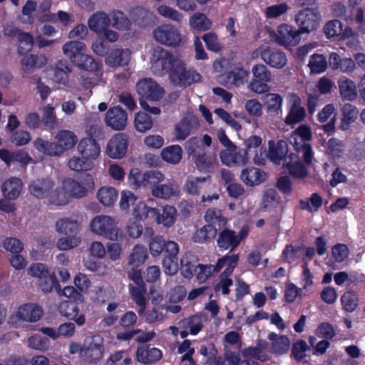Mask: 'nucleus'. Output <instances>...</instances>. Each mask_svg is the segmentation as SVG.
<instances>
[{
  "label": "nucleus",
  "mask_w": 365,
  "mask_h": 365,
  "mask_svg": "<svg viewBox=\"0 0 365 365\" xmlns=\"http://www.w3.org/2000/svg\"><path fill=\"white\" fill-rule=\"evenodd\" d=\"M149 250L153 257L163 254L162 262L164 272L168 275H174L178 270L179 245L171 240L166 241L163 236L153 237L149 242Z\"/></svg>",
  "instance_id": "obj_1"
},
{
  "label": "nucleus",
  "mask_w": 365,
  "mask_h": 365,
  "mask_svg": "<svg viewBox=\"0 0 365 365\" xmlns=\"http://www.w3.org/2000/svg\"><path fill=\"white\" fill-rule=\"evenodd\" d=\"M185 148L200 173L207 175L214 173L217 160L216 156L207 153L200 138H190L185 143Z\"/></svg>",
  "instance_id": "obj_2"
},
{
  "label": "nucleus",
  "mask_w": 365,
  "mask_h": 365,
  "mask_svg": "<svg viewBox=\"0 0 365 365\" xmlns=\"http://www.w3.org/2000/svg\"><path fill=\"white\" fill-rule=\"evenodd\" d=\"M64 54L79 69L88 72L98 71L102 67L100 61L94 59L86 53V46L84 43L73 41L66 43L63 46Z\"/></svg>",
  "instance_id": "obj_3"
},
{
  "label": "nucleus",
  "mask_w": 365,
  "mask_h": 365,
  "mask_svg": "<svg viewBox=\"0 0 365 365\" xmlns=\"http://www.w3.org/2000/svg\"><path fill=\"white\" fill-rule=\"evenodd\" d=\"M53 181L49 179H37L33 180L29 186L30 193L38 199H47L48 204L62 206L68 204V199L64 189L61 187L54 188Z\"/></svg>",
  "instance_id": "obj_4"
},
{
  "label": "nucleus",
  "mask_w": 365,
  "mask_h": 365,
  "mask_svg": "<svg viewBox=\"0 0 365 365\" xmlns=\"http://www.w3.org/2000/svg\"><path fill=\"white\" fill-rule=\"evenodd\" d=\"M91 230L112 241H118L123 237V231L117 227L115 220L108 215L96 216L91 222Z\"/></svg>",
  "instance_id": "obj_5"
},
{
  "label": "nucleus",
  "mask_w": 365,
  "mask_h": 365,
  "mask_svg": "<svg viewBox=\"0 0 365 365\" xmlns=\"http://www.w3.org/2000/svg\"><path fill=\"white\" fill-rule=\"evenodd\" d=\"M65 194L69 202L70 197L80 199L87 195L88 191L94 188L93 178L90 174H84L80 181L72 178L65 179L63 182Z\"/></svg>",
  "instance_id": "obj_6"
},
{
  "label": "nucleus",
  "mask_w": 365,
  "mask_h": 365,
  "mask_svg": "<svg viewBox=\"0 0 365 365\" xmlns=\"http://www.w3.org/2000/svg\"><path fill=\"white\" fill-rule=\"evenodd\" d=\"M169 78L175 85L186 88L201 81L202 76L195 69L187 68L185 64L180 60L174 64Z\"/></svg>",
  "instance_id": "obj_7"
},
{
  "label": "nucleus",
  "mask_w": 365,
  "mask_h": 365,
  "mask_svg": "<svg viewBox=\"0 0 365 365\" xmlns=\"http://www.w3.org/2000/svg\"><path fill=\"white\" fill-rule=\"evenodd\" d=\"M252 79L249 83V89L258 94L268 91L267 83L272 81V73L267 67L262 63H257L252 68Z\"/></svg>",
  "instance_id": "obj_8"
},
{
  "label": "nucleus",
  "mask_w": 365,
  "mask_h": 365,
  "mask_svg": "<svg viewBox=\"0 0 365 365\" xmlns=\"http://www.w3.org/2000/svg\"><path fill=\"white\" fill-rule=\"evenodd\" d=\"M180 59L175 58L173 55L160 47L154 50L151 58L152 68L160 75L171 73L175 62Z\"/></svg>",
  "instance_id": "obj_9"
},
{
  "label": "nucleus",
  "mask_w": 365,
  "mask_h": 365,
  "mask_svg": "<svg viewBox=\"0 0 365 365\" xmlns=\"http://www.w3.org/2000/svg\"><path fill=\"white\" fill-rule=\"evenodd\" d=\"M320 20V12L315 9H304L295 16V21L303 34H309L317 29Z\"/></svg>",
  "instance_id": "obj_10"
},
{
  "label": "nucleus",
  "mask_w": 365,
  "mask_h": 365,
  "mask_svg": "<svg viewBox=\"0 0 365 365\" xmlns=\"http://www.w3.org/2000/svg\"><path fill=\"white\" fill-rule=\"evenodd\" d=\"M154 38L161 44L170 47L179 46L182 42V35L175 26L163 24L153 31Z\"/></svg>",
  "instance_id": "obj_11"
},
{
  "label": "nucleus",
  "mask_w": 365,
  "mask_h": 365,
  "mask_svg": "<svg viewBox=\"0 0 365 365\" xmlns=\"http://www.w3.org/2000/svg\"><path fill=\"white\" fill-rule=\"evenodd\" d=\"M287 108L288 113L284 119L285 124L293 126L304 120L306 110L302 106V99L297 93H293L289 95L287 98Z\"/></svg>",
  "instance_id": "obj_12"
},
{
  "label": "nucleus",
  "mask_w": 365,
  "mask_h": 365,
  "mask_svg": "<svg viewBox=\"0 0 365 365\" xmlns=\"http://www.w3.org/2000/svg\"><path fill=\"white\" fill-rule=\"evenodd\" d=\"M136 90L140 96V99L145 101H160L165 93L164 88L150 78L139 81L136 84Z\"/></svg>",
  "instance_id": "obj_13"
},
{
  "label": "nucleus",
  "mask_w": 365,
  "mask_h": 365,
  "mask_svg": "<svg viewBox=\"0 0 365 365\" xmlns=\"http://www.w3.org/2000/svg\"><path fill=\"white\" fill-rule=\"evenodd\" d=\"M82 359L90 364H97L103 356L102 341H97L95 336L86 337L83 342Z\"/></svg>",
  "instance_id": "obj_14"
},
{
  "label": "nucleus",
  "mask_w": 365,
  "mask_h": 365,
  "mask_svg": "<svg viewBox=\"0 0 365 365\" xmlns=\"http://www.w3.org/2000/svg\"><path fill=\"white\" fill-rule=\"evenodd\" d=\"M277 31L276 41L284 47L297 46L301 41V34H303L299 29L287 24H281Z\"/></svg>",
  "instance_id": "obj_15"
},
{
  "label": "nucleus",
  "mask_w": 365,
  "mask_h": 365,
  "mask_svg": "<svg viewBox=\"0 0 365 365\" xmlns=\"http://www.w3.org/2000/svg\"><path fill=\"white\" fill-rule=\"evenodd\" d=\"M128 145V135L123 133H118L108 141L106 147L107 155L114 159L121 158L125 155Z\"/></svg>",
  "instance_id": "obj_16"
},
{
  "label": "nucleus",
  "mask_w": 365,
  "mask_h": 365,
  "mask_svg": "<svg viewBox=\"0 0 365 365\" xmlns=\"http://www.w3.org/2000/svg\"><path fill=\"white\" fill-rule=\"evenodd\" d=\"M261 59L268 66L275 68H282L287 64V56L282 51L269 47L259 49Z\"/></svg>",
  "instance_id": "obj_17"
},
{
  "label": "nucleus",
  "mask_w": 365,
  "mask_h": 365,
  "mask_svg": "<svg viewBox=\"0 0 365 365\" xmlns=\"http://www.w3.org/2000/svg\"><path fill=\"white\" fill-rule=\"evenodd\" d=\"M128 114L120 106H114L108 109L105 121L108 126L115 130H121L127 124Z\"/></svg>",
  "instance_id": "obj_18"
},
{
  "label": "nucleus",
  "mask_w": 365,
  "mask_h": 365,
  "mask_svg": "<svg viewBox=\"0 0 365 365\" xmlns=\"http://www.w3.org/2000/svg\"><path fill=\"white\" fill-rule=\"evenodd\" d=\"M60 314L68 319L73 320L77 325L82 326L85 324V315L79 314V308L76 302L64 300L58 307Z\"/></svg>",
  "instance_id": "obj_19"
},
{
  "label": "nucleus",
  "mask_w": 365,
  "mask_h": 365,
  "mask_svg": "<svg viewBox=\"0 0 365 365\" xmlns=\"http://www.w3.org/2000/svg\"><path fill=\"white\" fill-rule=\"evenodd\" d=\"M41 307L34 303H26L19 306L16 311V317L22 321L36 322L43 315Z\"/></svg>",
  "instance_id": "obj_20"
},
{
  "label": "nucleus",
  "mask_w": 365,
  "mask_h": 365,
  "mask_svg": "<svg viewBox=\"0 0 365 365\" xmlns=\"http://www.w3.org/2000/svg\"><path fill=\"white\" fill-rule=\"evenodd\" d=\"M177 210L172 205H165L162 210V212L158 208L151 210V220L155 221L158 225H163L166 227H171L176 218Z\"/></svg>",
  "instance_id": "obj_21"
},
{
  "label": "nucleus",
  "mask_w": 365,
  "mask_h": 365,
  "mask_svg": "<svg viewBox=\"0 0 365 365\" xmlns=\"http://www.w3.org/2000/svg\"><path fill=\"white\" fill-rule=\"evenodd\" d=\"M199 259L191 252H185L180 259V270L185 278L191 279L200 266Z\"/></svg>",
  "instance_id": "obj_22"
},
{
  "label": "nucleus",
  "mask_w": 365,
  "mask_h": 365,
  "mask_svg": "<svg viewBox=\"0 0 365 365\" xmlns=\"http://www.w3.org/2000/svg\"><path fill=\"white\" fill-rule=\"evenodd\" d=\"M217 235V245L220 250L234 251L238 246L237 233L225 227Z\"/></svg>",
  "instance_id": "obj_23"
},
{
  "label": "nucleus",
  "mask_w": 365,
  "mask_h": 365,
  "mask_svg": "<svg viewBox=\"0 0 365 365\" xmlns=\"http://www.w3.org/2000/svg\"><path fill=\"white\" fill-rule=\"evenodd\" d=\"M23 190V182L17 177H11L6 180L1 186V192L4 198L9 200H16Z\"/></svg>",
  "instance_id": "obj_24"
},
{
  "label": "nucleus",
  "mask_w": 365,
  "mask_h": 365,
  "mask_svg": "<svg viewBox=\"0 0 365 365\" xmlns=\"http://www.w3.org/2000/svg\"><path fill=\"white\" fill-rule=\"evenodd\" d=\"M267 338L271 341L270 351L277 355L282 356L287 354L290 348V340L286 335H278L275 332L268 334Z\"/></svg>",
  "instance_id": "obj_25"
},
{
  "label": "nucleus",
  "mask_w": 365,
  "mask_h": 365,
  "mask_svg": "<svg viewBox=\"0 0 365 365\" xmlns=\"http://www.w3.org/2000/svg\"><path fill=\"white\" fill-rule=\"evenodd\" d=\"M266 173L259 168L248 167L241 172L240 179L247 186L259 185L266 180Z\"/></svg>",
  "instance_id": "obj_26"
},
{
  "label": "nucleus",
  "mask_w": 365,
  "mask_h": 365,
  "mask_svg": "<svg viewBox=\"0 0 365 365\" xmlns=\"http://www.w3.org/2000/svg\"><path fill=\"white\" fill-rule=\"evenodd\" d=\"M130 60L129 49H113L106 58V63L113 68L127 66Z\"/></svg>",
  "instance_id": "obj_27"
},
{
  "label": "nucleus",
  "mask_w": 365,
  "mask_h": 365,
  "mask_svg": "<svg viewBox=\"0 0 365 365\" xmlns=\"http://www.w3.org/2000/svg\"><path fill=\"white\" fill-rule=\"evenodd\" d=\"M78 151L85 158L89 160L96 159L100 154L101 147L96 139L92 138H86L79 142L78 145Z\"/></svg>",
  "instance_id": "obj_28"
},
{
  "label": "nucleus",
  "mask_w": 365,
  "mask_h": 365,
  "mask_svg": "<svg viewBox=\"0 0 365 365\" xmlns=\"http://www.w3.org/2000/svg\"><path fill=\"white\" fill-rule=\"evenodd\" d=\"M162 351L155 347L150 348L148 346H140L136 351L137 360L144 364H152L162 358Z\"/></svg>",
  "instance_id": "obj_29"
},
{
  "label": "nucleus",
  "mask_w": 365,
  "mask_h": 365,
  "mask_svg": "<svg viewBox=\"0 0 365 365\" xmlns=\"http://www.w3.org/2000/svg\"><path fill=\"white\" fill-rule=\"evenodd\" d=\"M21 65L24 73H31L36 68H42L47 63V58L40 53L24 54Z\"/></svg>",
  "instance_id": "obj_30"
},
{
  "label": "nucleus",
  "mask_w": 365,
  "mask_h": 365,
  "mask_svg": "<svg viewBox=\"0 0 365 365\" xmlns=\"http://www.w3.org/2000/svg\"><path fill=\"white\" fill-rule=\"evenodd\" d=\"M238 261V255H226L217 259V264L215 265L214 270L217 273L227 264L225 269L220 274V277L224 278H230V276L232 274L235 268L237 267Z\"/></svg>",
  "instance_id": "obj_31"
},
{
  "label": "nucleus",
  "mask_w": 365,
  "mask_h": 365,
  "mask_svg": "<svg viewBox=\"0 0 365 365\" xmlns=\"http://www.w3.org/2000/svg\"><path fill=\"white\" fill-rule=\"evenodd\" d=\"M179 193V186L175 180H170L165 184H159L152 189V195L158 198L169 199Z\"/></svg>",
  "instance_id": "obj_32"
},
{
  "label": "nucleus",
  "mask_w": 365,
  "mask_h": 365,
  "mask_svg": "<svg viewBox=\"0 0 365 365\" xmlns=\"http://www.w3.org/2000/svg\"><path fill=\"white\" fill-rule=\"evenodd\" d=\"M34 146L38 152L48 156H59L63 154V148L57 143L44 140L41 138L34 140Z\"/></svg>",
  "instance_id": "obj_33"
},
{
  "label": "nucleus",
  "mask_w": 365,
  "mask_h": 365,
  "mask_svg": "<svg viewBox=\"0 0 365 365\" xmlns=\"http://www.w3.org/2000/svg\"><path fill=\"white\" fill-rule=\"evenodd\" d=\"M341 118L340 128L348 130L351 125L357 119L359 111L358 108L351 103H345L341 108Z\"/></svg>",
  "instance_id": "obj_34"
},
{
  "label": "nucleus",
  "mask_w": 365,
  "mask_h": 365,
  "mask_svg": "<svg viewBox=\"0 0 365 365\" xmlns=\"http://www.w3.org/2000/svg\"><path fill=\"white\" fill-rule=\"evenodd\" d=\"M211 182V176L207 175L205 177H195L187 180L184 185V190L186 192L192 195H197L201 190L205 188L206 184L210 185Z\"/></svg>",
  "instance_id": "obj_35"
},
{
  "label": "nucleus",
  "mask_w": 365,
  "mask_h": 365,
  "mask_svg": "<svg viewBox=\"0 0 365 365\" xmlns=\"http://www.w3.org/2000/svg\"><path fill=\"white\" fill-rule=\"evenodd\" d=\"M339 93L343 99L354 101L357 97V91L355 83L346 76L341 77L338 81Z\"/></svg>",
  "instance_id": "obj_36"
},
{
  "label": "nucleus",
  "mask_w": 365,
  "mask_h": 365,
  "mask_svg": "<svg viewBox=\"0 0 365 365\" xmlns=\"http://www.w3.org/2000/svg\"><path fill=\"white\" fill-rule=\"evenodd\" d=\"M217 234V227H212L210 225H205L195 232L192 236V241L195 243L207 244L215 238Z\"/></svg>",
  "instance_id": "obj_37"
},
{
  "label": "nucleus",
  "mask_w": 365,
  "mask_h": 365,
  "mask_svg": "<svg viewBox=\"0 0 365 365\" xmlns=\"http://www.w3.org/2000/svg\"><path fill=\"white\" fill-rule=\"evenodd\" d=\"M206 225H210L212 227H217V230L224 228L227 224V219L222 215V210L215 207L209 208L204 216Z\"/></svg>",
  "instance_id": "obj_38"
},
{
  "label": "nucleus",
  "mask_w": 365,
  "mask_h": 365,
  "mask_svg": "<svg viewBox=\"0 0 365 365\" xmlns=\"http://www.w3.org/2000/svg\"><path fill=\"white\" fill-rule=\"evenodd\" d=\"M189 24L193 31L202 32L210 30L212 22L205 14L196 12L190 17Z\"/></svg>",
  "instance_id": "obj_39"
},
{
  "label": "nucleus",
  "mask_w": 365,
  "mask_h": 365,
  "mask_svg": "<svg viewBox=\"0 0 365 365\" xmlns=\"http://www.w3.org/2000/svg\"><path fill=\"white\" fill-rule=\"evenodd\" d=\"M110 20L108 16L104 12L93 14L88 21L90 29L96 34L103 31L106 27H109Z\"/></svg>",
  "instance_id": "obj_40"
},
{
  "label": "nucleus",
  "mask_w": 365,
  "mask_h": 365,
  "mask_svg": "<svg viewBox=\"0 0 365 365\" xmlns=\"http://www.w3.org/2000/svg\"><path fill=\"white\" fill-rule=\"evenodd\" d=\"M342 309L346 312H354L359 306V295L354 291L345 292L340 299Z\"/></svg>",
  "instance_id": "obj_41"
},
{
  "label": "nucleus",
  "mask_w": 365,
  "mask_h": 365,
  "mask_svg": "<svg viewBox=\"0 0 365 365\" xmlns=\"http://www.w3.org/2000/svg\"><path fill=\"white\" fill-rule=\"evenodd\" d=\"M194 123H196L193 118L185 117L180 120L175 125V135L178 140H185L191 133L194 127Z\"/></svg>",
  "instance_id": "obj_42"
},
{
  "label": "nucleus",
  "mask_w": 365,
  "mask_h": 365,
  "mask_svg": "<svg viewBox=\"0 0 365 365\" xmlns=\"http://www.w3.org/2000/svg\"><path fill=\"white\" fill-rule=\"evenodd\" d=\"M288 152L287 144L284 140H279L274 144V141L269 142V156L273 161L283 160Z\"/></svg>",
  "instance_id": "obj_43"
},
{
  "label": "nucleus",
  "mask_w": 365,
  "mask_h": 365,
  "mask_svg": "<svg viewBox=\"0 0 365 365\" xmlns=\"http://www.w3.org/2000/svg\"><path fill=\"white\" fill-rule=\"evenodd\" d=\"M56 227L57 232L71 237H74L79 230L77 221L69 218L61 219L56 222Z\"/></svg>",
  "instance_id": "obj_44"
},
{
  "label": "nucleus",
  "mask_w": 365,
  "mask_h": 365,
  "mask_svg": "<svg viewBox=\"0 0 365 365\" xmlns=\"http://www.w3.org/2000/svg\"><path fill=\"white\" fill-rule=\"evenodd\" d=\"M118 191L112 187L104 186L101 187L97 193L99 202L105 206H111L116 201Z\"/></svg>",
  "instance_id": "obj_45"
},
{
  "label": "nucleus",
  "mask_w": 365,
  "mask_h": 365,
  "mask_svg": "<svg viewBox=\"0 0 365 365\" xmlns=\"http://www.w3.org/2000/svg\"><path fill=\"white\" fill-rule=\"evenodd\" d=\"M147 257L146 248L141 245H137L129 256L128 265L129 267H140L145 262Z\"/></svg>",
  "instance_id": "obj_46"
},
{
  "label": "nucleus",
  "mask_w": 365,
  "mask_h": 365,
  "mask_svg": "<svg viewBox=\"0 0 365 365\" xmlns=\"http://www.w3.org/2000/svg\"><path fill=\"white\" fill-rule=\"evenodd\" d=\"M182 154V150L178 145L168 146L161 151L162 159L173 164H177L180 161Z\"/></svg>",
  "instance_id": "obj_47"
},
{
  "label": "nucleus",
  "mask_w": 365,
  "mask_h": 365,
  "mask_svg": "<svg viewBox=\"0 0 365 365\" xmlns=\"http://www.w3.org/2000/svg\"><path fill=\"white\" fill-rule=\"evenodd\" d=\"M38 286L43 293H49L53 289L60 293L61 286L54 273H48L47 275L38 279Z\"/></svg>",
  "instance_id": "obj_48"
},
{
  "label": "nucleus",
  "mask_w": 365,
  "mask_h": 365,
  "mask_svg": "<svg viewBox=\"0 0 365 365\" xmlns=\"http://www.w3.org/2000/svg\"><path fill=\"white\" fill-rule=\"evenodd\" d=\"M327 60L323 54L314 53L309 61L308 66L312 73H321L327 68Z\"/></svg>",
  "instance_id": "obj_49"
},
{
  "label": "nucleus",
  "mask_w": 365,
  "mask_h": 365,
  "mask_svg": "<svg viewBox=\"0 0 365 365\" xmlns=\"http://www.w3.org/2000/svg\"><path fill=\"white\" fill-rule=\"evenodd\" d=\"M58 144L65 150L72 148L77 142L76 135L70 130H61L56 135Z\"/></svg>",
  "instance_id": "obj_50"
},
{
  "label": "nucleus",
  "mask_w": 365,
  "mask_h": 365,
  "mask_svg": "<svg viewBox=\"0 0 365 365\" xmlns=\"http://www.w3.org/2000/svg\"><path fill=\"white\" fill-rule=\"evenodd\" d=\"M250 72L241 66H235L229 71L226 77L229 82L235 84V86H240L244 83L245 79L248 78Z\"/></svg>",
  "instance_id": "obj_51"
},
{
  "label": "nucleus",
  "mask_w": 365,
  "mask_h": 365,
  "mask_svg": "<svg viewBox=\"0 0 365 365\" xmlns=\"http://www.w3.org/2000/svg\"><path fill=\"white\" fill-rule=\"evenodd\" d=\"M299 204L301 210L312 212L313 211H317L322 207L323 199L319 193L314 192L312 194L309 200H300Z\"/></svg>",
  "instance_id": "obj_52"
},
{
  "label": "nucleus",
  "mask_w": 365,
  "mask_h": 365,
  "mask_svg": "<svg viewBox=\"0 0 365 365\" xmlns=\"http://www.w3.org/2000/svg\"><path fill=\"white\" fill-rule=\"evenodd\" d=\"M180 324L183 328L189 329L192 335L197 334L203 327L201 317L197 314L184 319Z\"/></svg>",
  "instance_id": "obj_53"
},
{
  "label": "nucleus",
  "mask_w": 365,
  "mask_h": 365,
  "mask_svg": "<svg viewBox=\"0 0 365 365\" xmlns=\"http://www.w3.org/2000/svg\"><path fill=\"white\" fill-rule=\"evenodd\" d=\"M145 285H136L130 287V292L134 302L138 304L140 309L139 314H140L145 309L146 302L144 294L145 292Z\"/></svg>",
  "instance_id": "obj_54"
},
{
  "label": "nucleus",
  "mask_w": 365,
  "mask_h": 365,
  "mask_svg": "<svg viewBox=\"0 0 365 365\" xmlns=\"http://www.w3.org/2000/svg\"><path fill=\"white\" fill-rule=\"evenodd\" d=\"M135 129L139 132H145L150 130L153 125L151 117L145 113H138L134 119Z\"/></svg>",
  "instance_id": "obj_55"
},
{
  "label": "nucleus",
  "mask_w": 365,
  "mask_h": 365,
  "mask_svg": "<svg viewBox=\"0 0 365 365\" xmlns=\"http://www.w3.org/2000/svg\"><path fill=\"white\" fill-rule=\"evenodd\" d=\"M283 99L279 93L266 94L264 104L269 112H278L282 109Z\"/></svg>",
  "instance_id": "obj_56"
},
{
  "label": "nucleus",
  "mask_w": 365,
  "mask_h": 365,
  "mask_svg": "<svg viewBox=\"0 0 365 365\" xmlns=\"http://www.w3.org/2000/svg\"><path fill=\"white\" fill-rule=\"evenodd\" d=\"M309 349V346L304 339H299L292 344L291 356L297 362H301L305 357V352Z\"/></svg>",
  "instance_id": "obj_57"
},
{
  "label": "nucleus",
  "mask_w": 365,
  "mask_h": 365,
  "mask_svg": "<svg viewBox=\"0 0 365 365\" xmlns=\"http://www.w3.org/2000/svg\"><path fill=\"white\" fill-rule=\"evenodd\" d=\"M324 33L328 38L339 36L342 34V24L339 20L329 21L324 26Z\"/></svg>",
  "instance_id": "obj_58"
},
{
  "label": "nucleus",
  "mask_w": 365,
  "mask_h": 365,
  "mask_svg": "<svg viewBox=\"0 0 365 365\" xmlns=\"http://www.w3.org/2000/svg\"><path fill=\"white\" fill-rule=\"evenodd\" d=\"M286 167L289 173L296 179H302L308 175L307 169L302 162H290Z\"/></svg>",
  "instance_id": "obj_59"
},
{
  "label": "nucleus",
  "mask_w": 365,
  "mask_h": 365,
  "mask_svg": "<svg viewBox=\"0 0 365 365\" xmlns=\"http://www.w3.org/2000/svg\"><path fill=\"white\" fill-rule=\"evenodd\" d=\"M18 40L19 42L18 46V53L19 55H24L30 51L34 46L33 36L29 33L23 32L19 34Z\"/></svg>",
  "instance_id": "obj_60"
},
{
  "label": "nucleus",
  "mask_w": 365,
  "mask_h": 365,
  "mask_svg": "<svg viewBox=\"0 0 365 365\" xmlns=\"http://www.w3.org/2000/svg\"><path fill=\"white\" fill-rule=\"evenodd\" d=\"M68 165L70 169L77 172L89 170L91 168V160L88 158L81 157H73L68 161Z\"/></svg>",
  "instance_id": "obj_61"
},
{
  "label": "nucleus",
  "mask_w": 365,
  "mask_h": 365,
  "mask_svg": "<svg viewBox=\"0 0 365 365\" xmlns=\"http://www.w3.org/2000/svg\"><path fill=\"white\" fill-rule=\"evenodd\" d=\"M202 39L205 42L207 50L213 52H219L222 49L218 36L215 32L205 34L202 36Z\"/></svg>",
  "instance_id": "obj_62"
},
{
  "label": "nucleus",
  "mask_w": 365,
  "mask_h": 365,
  "mask_svg": "<svg viewBox=\"0 0 365 365\" xmlns=\"http://www.w3.org/2000/svg\"><path fill=\"white\" fill-rule=\"evenodd\" d=\"M112 25L117 29L126 30L129 28L130 23L127 16L120 11H113L111 15Z\"/></svg>",
  "instance_id": "obj_63"
},
{
  "label": "nucleus",
  "mask_w": 365,
  "mask_h": 365,
  "mask_svg": "<svg viewBox=\"0 0 365 365\" xmlns=\"http://www.w3.org/2000/svg\"><path fill=\"white\" fill-rule=\"evenodd\" d=\"M316 333L319 337L327 340H331L336 336V331L329 322L320 323L317 328Z\"/></svg>",
  "instance_id": "obj_64"
}]
</instances>
